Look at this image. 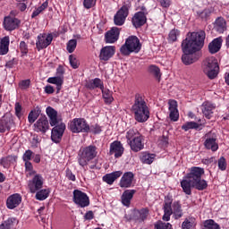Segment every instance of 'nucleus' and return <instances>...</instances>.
Segmentation results:
<instances>
[{
    "mask_svg": "<svg viewBox=\"0 0 229 229\" xmlns=\"http://www.w3.org/2000/svg\"><path fill=\"white\" fill-rule=\"evenodd\" d=\"M34 131H41V133H46L49 130V121L46 116L40 117L33 125Z\"/></svg>",
    "mask_w": 229,
    "mask_h": 229,
    "instance_id": "nucleus-19",
    "label": "nucleus"
},
{
    "mask_svg": "<svg viewBox=\"0 0 229 229\" xmlns=\"http://www.w3.org/2000/svg\"><path fill=\"white\" fill-rule=\"evenodd\" d=\"M218 169H220V171H226V158H225V157H221L218 159Z\"/></svg>",
    "mask_w": 229,
    "mask_h": 229,
    "instance_id": "nucleus-53",
    "label": "nucleus"
},
{
    "mask_svg": "<svg viewBox=\"0 0 229 229\" xmlns=\"http://www.w3.org/2000/svg\"><path fill=\"white\" fill-rule=\"evenodd\" d=\"M20 51L21 53V56L28 55V45L24 41H21L20 43Z\"/></svg>",
    "mask_w": 229,
    "mask_h": 229,
    "instance_id": "nucleus-55",
    "label": "nucleus"
},
{
    "mask_svg": "<svg viewBox=\"0 0 229 229\" xmlns=\"http://www.w3.org/2000/svg\"><path fill=\"white\" fill-rule=\"evenodd\" d=\"M47 83H52V85H56L57 90H60V87L64 85V77L55 76V77H49L47 79Z\"/></svg>",
    "mask_w": 229,
    "mask_h": 229,
    "instance_id": "nucleus-37",
    "label": "nucleus"
},
{
    "mask_svg": "<svg viewBox=\"0 0 229 229\" xmlns=\"http://www.w3.org/2000/svg\"><path fill=\"white\" fill-rule=\"evenodd\" d=\"M119 35H121V30L117 27H112L111 30L105 34V42L106 44H114V42L119 40Z\"/></svg>",
    "mask_w": 229,
    "mask_h": 229,
    "instance_id": "nucleus-16",
    "label": "nucleus"
},
{
    "mask_svg": "<svg viewBox=\"0 0 229 229\" xmlns=\"http://www.w3.org/2000/svg\"><path fill=\"white\" fill-rule=\"evenodd\" d=\"M102 96L104 98V101L106 105H110L112 101H114V97L112 96V91L108 89H105V86L102 88Z\"/></svg>",
    "mask_w": 229,
    "mask_h": 229,
    "instance_id": "nucleus-36",
    "label": "nucleus"
},
{
    "mask_svg": "<svg viewBox=\"0 0 229 229\" xmlns=\"http://www.w3.org/2000/svg\"><path fill=\"white\" fill-rule=\"evenodd\" d=\"M30 80H25V81H21L20 82V87L21 89H28L30 87Z\"/></svg>",
    "mask_w": 229,
    "mask_h": 229,
    "instance_id": "nucleus-64",
    "label": "nucleus"
},
{
    "mask_svg": "<svg viewBox=\"0 0 229 229\" xmlns=\"http://www.w3.org/2000/svg\"><path fill=\"white\" fill-rule=\"evenodd\" d=\"M131 112L134 114V119L138 123H146L149 119V107L140 94H136L134 97V104L131 106Z\"/></svg>",
    "mask_w": 229,
    "mask_h": 229,
    "instance_id": "nucleus-3",
    "label": "nucleus"
},
{
    "mask_svg": "<svg viewBox=\"0 0 229 229\" xmlns=\"http://www.w3.org/2000/svg\"><path fill=\"white\" fill-rule=\"evenodd\" d=\"M44 187V177L40 174H35L34 177L29 181L28 189L31 194H35Z\"/></svg>",
    "mask_w": 229,
    "mask_h": 229,
    "instance_id": "nucleus-12",
    "label": "nucleus"
},
{
    "mask_svg": "<svg viewBox=\"0 0 229 229\" xmlns=\"http://www.w3.org/2000/svg\"><path fill=\"white\" fill-rule=\"evenodd\" d=\"M98 0H84L83 6L86 10H90V8H94V6H96Z\"/></svg>",
    "mask_w": 229,
    "mask_h": 229,
    "instance_id": "nucleus-50",
    "label": "nucleus"
},
{
    "mask_svg": "<svg viewBox=\"0 0 229 229\" xmlns=\"http://www.w3.org/2000/svg\"><path fill=\"white\" fill-rule=\"evenodd\" d=\"M46 114L50 121V126H55L52 129L51 139L53 142L58 143L62 140L64 131H65V123L62 122V118L58 116V112L55 108L47 107Z\"/></svg>",
    "mask_w": 229,
    "mask_h": 229,
    "instance_id": "nucleus-2",
    "label": "nucleus"
},
{
    "mask_svg": "<svg viewBox=\"0 0 229 229\" xmlns=\"http://www.w3.org/2000/svg\"><path fill=\"white\" fill-rule=\"evenodd\" d=\"M48 196H49V190L43 189L41 191H38L36 193V199H38V201H44V199H47Z\"/></svg>",
    "mask_w": 229,
    "mask_h": 229,
    "instance_id": "nucleus-43",
    "label": "nucleus"
},
{
    "mask_svg": "<svg viewBox=\"0 0 229 229\" xmlns=\"http://www.w3.org/2000/svg\"><path fill=\"white\" fill-rule=\"evenodd\" d=\"M201 119H198L196 122H187L182 126V130L184 131H189V130H199V127L202 126Z\"/></svg>",
    "mask_w": 229,
    "mask_h": 229,
    "instance_id": "nucleus-32",
    "label": "nucleus"
},
{
    "mask_svg": "<svg viewBox=\"0 0 229 229\" xmlns=\"http://www.w3.org/2000/svg\"><path fill=\"white\" fill-rule=\"evenodd\" d=\"M19 225V220H17L14 217H10L7 220H5L4 223H2V225H4L5 228L13 229V226H17Z\"/></svg>",
    "mask_w": 229,
    "mask_h": 229,
    "instance_id": "nucleus-42",
    "label": "nucleus"
},
{
    "mask_svg": "<svg viewBox=\"0 0 229 229\" xmlns=\"http://www.w3.org/2000/svg\"><path fill=\"white\" fill-rule=\"evenodd\" d=\"M17 162V157L16 156H8L7 157H4L0 160V164L4 167H8L10 164H15Z\"/></svg>",
    "mask_w": 229,
    "mask_h": 229,
    "instance_id": "nucleus-40",
    "label": "nucleus"
},
{
    "mask_svg": "<svg viewBox=\"0 0 229 229\" xmlns=\"http://www.w3.org/2000/svg\"><path fill=\"white\" fill-rule=\"evenodd\" d=\"M3 24L6 31H13V30H17L21 26V20L13 16H5Z\"/></svg>",
    "mask_w": 229,
    "mask_h": 229,
    "instance_id": "nucleus-14",
    "label": "nucleus"
},
{
    "mask_svg": "<svg viewBox=\"0 0 229 229\" xmlns=\"http://www.w3.org/2000/svg\"><path fill=\"white\" fill-rule=\"evenodd\" d=\"M178 37H180V30L174 29L170 31L168 35V40L169 42H176Z\"/></svg>",
    "mask_w": 229,
    "mask_h": 229,
    "instance_id": "nucleus-46",
    "label": "nucleus"
},
{
    "mask_svg": "<svg viewBox=\"0 0 229 229\" xmlns=\"http://www.w3.org/2000/svg\"><path fill=\"white\" fill-rule=\"evenodd\" d=\"M203 229H221V226L213 219L204 221Z\"/></svg>",
    "mask_w": 229,
    "mask_h": 229,
    "instance_id": "nucleus-41",
    "label": "nucleus"
},
{
    "mask_svg": "<svg viewBox=\"0 0 229 229\" xmlns=\"http://www.w3.org/2000/svg\"><path fill=\"white\" fill-rule=\"evenodd\" d=\"M173 216L174 219H180V217H182L183 212L182 211V206L180 205V202L173 203Z\"/></svg>",
    "mask_w": 229,
    "mask_h": 229,
    "instance_id": "nucleus-35",
    "label": "nucleus"
},
{
    "mask_svg": "<svg viewBox=\"0 0 229 229\" xmlns=\"http://www.w3.org/2000/svg\"><path fill=\"white\" fill-rule=\"evenodd\" d=\"M22 201V197L19 193H14L8 197L6 205L7 208H10V210H13V208H17L21 205Z\"/></svg>",
    "mask_w": 229,
    "mask_h": 229,
    "instance_id": "nucleus-22",
    "label": "nucleus"
},
{
    "mask_svg": "<svg viewBox=\"0 0 229 229\" xmlns=\"http://www.w3.org/2000/svg\"><path fill=\"white\" fill-rule=\"evenodd\" d=\"M97 155L98 152L96 151V147H86L85 148H83L82 153L79 157V165H81V167H87V164H89V162H90L91 160H94Z\"/></svg>",
    "mask_w": 229,
    "mask_h": 229,
    "instance_id": "nucleus-10",
    "label": "nucleus"
},
{
    "mask_svg": "<svg viewBox=\"0 0 229 229\" xmlns=\"http://www.w3.org/2000/svg\"><path fill=\"white\" fill-rule=\"evenodd\" d=\"M87 89H89L90 90H94V89H100V90L105 87L103 85V81L99 78H96L94 80H91L86 83Z\"/></svg>",
    "mask_w": 229,
    "mask_h": 229,
    "instance_id": "nucleus-33",
    "label": "nucleus"
},
{
    "mask_svg": "<svg viewBox=\"0 0 229 229\" xmlns=\"http://www.w3.org/2000/svg\"><path fill=\"white\" fill-rule=\"evenodd\" d=\"M211 136V133L206 135L205 147L207 149H211L212 151H217L219 149V145L216 142V136Z\"/></svg>",
    "mask_w": 229,
    "mask_h": 229,
    "instance_id": "nucleus-27",
    "label": "nucleus"
},
{
    "mask_svg": "<svg viewBox=\"0 0 229 229\" xmlns=\"http://www.w3.org/2000/svg\"><path fill=\"white\" fill-rule=\"evenodd\" d=\"M148 214H149V211L146 208L140 210L139 215H140V221H144V219H146V217H148Z\"/></svg>",
    "mask_w": 229,
    "mask_h": 229,
    "instance_id": "nucleus-59",
    "label": "nucleus"
},
{
    "mask_svg": "<svg viewBox=\"0 0 229 229\" xmlns=\"http://www.w3.org/2000/svg\"><path fill=\"white\" fill-rule=\"evenodd\" d=\"M203 174H205V169L198 166H193L190 169V173L183 180H187L189 183H191V182L201 179V176H203Z\"/></svg>",
    "mask_w": 229,
    "mask_h": 229,
    "instance_id": "nucleus-15",
    "label": "nucleus"
},
{
    "mask_svg": "<svg viewBox=\"0 0 229 229\" xmlns=\"http://www.w3.org/2000/svg\"><path fill=\"white\" fill-rule=\"evenodd\" d=\"M135 192V190H126L123 191L122 194V203L124 207H130V203H131V199H133Z\"/></svg>",
    "mask_w": 229,
    "mask_h": 229,
    "instance_id": "nucleus-28",
    "label": "nucleus"
},
{
    "mask_svg": "<svg viewBox=\"0 0 229 229\" xmlns=\"http://www.w3.org/2000/svg\"><path fill=\"white\" fill-rule=\"evenodd\" d=\"M132 182H133V173L127 172L121 178L120 187L123 189H128L129 187H131Z\"/></svg>",
    "mask_w": 229,
    "mask_h": 229,
    "instance_id": "nucleus-25",
    "label": "nucleus"
},
{
    "mask_svg": "<svg viewBox=\"0 0 229 229\" xmlns=\"http://www.w3.org/2000/svg\"><path fill=\"white\" fill-rule=\"evenodd\" d=\"M123 174V172L121 171H116L113 172L111 174H106V175L103 176V182H106L108 185H112L117 178H120V176Z\"/></svg>",
    "mask_w": 229,
    "mask_h": 229,
    "instance_id": "nucleus-29",
    "label": "nucleus"
},
{
    "mask_svg": "<svg viewBox=\"0 0 229 229\" xmlns=\"http://www.w3.org/2000/svg\"><path fill=\"white\" fill-rule=\"evenodd\" d=\"M131 8V2L126 1L123 6L116 12L114 16V23L115 26H123L126 22V18L130 15V9Z\"/></svg>",
    "mask_w": 229,
    "mask_h": 229,
    "instance_id": "nucleus-8",
    "label": "nucleus"
},
{
    "mask_svg": "<svg viewBox=\"0 0 229 229\" xmlns=\"http://www.w3.org/2000/svg\"><path fill=\"white\" fill-rule=\"evenodd\" d=\"M40 112L41 110L39 109V107H36L35 109L30 112L28 119L30 124H33V123H35L37 119H38V115H40Z\"/></svg>",
    "mask_w": 229,
    "mask_h": 229,
    "instance_id": "nucleus-39",
    "label": "nucleus"
},
{
    "mask_svg": "<svg viewBox=\"0 0 229 229\" xmlns=\"http://www.w3.org/2000/svg\"><path fill=\"white\" fill-rule=\"evenodd\" d=\"M49 6V2L47 0L45 1L39 7L33 11L31 14V19H35V17H38L40 13L44 12Z\"/></svg>",
    "mask_w": 229,
    "mask_h": 229,
    "instance_id": "nucleus-38",
    "label": "nucleus"
},
{
    "mask_svg": "<svg viewBox=\"0 0 229 229\" xmlns=\"http://www.w3.org/2000/svg\"><path fill=\"white\" fill-rule=\"evenodd\" d=\"M156 229H173V225L170 223H162L156 225Z\"/></svg>",
    "mask_w": 229,
    "mask_h": 229,
    "instance_id": "nucleus-56",
    "label": "nucleus"
},
{
    "mask_svg": "<svg viewBox=\"0 0 229 229\" xmlns=\"http://www.w3.org/2000/svg\"><path fill=\"white\" fill-rule=\"evenodd\" d=\"M201 69L208 80H216L219 76V61L216 58H206L201 63Z\"/></svg>",
    "mask_w": 229,
    "mask_h": 229,
    "instance_id": "nucleus-4",
    "label": "nucleus"
},
{
    "mask_svg": "<svg viewBox=\"0 0 229 229\" xmlns=\"http://www.w3.org/2000/svg\"><path fill=\"white\" fill-rule=\"evenodd\" d=\"M124 153V147L120 141H114L110 144L109 155H114V158H120Z\"/></svg>",
    "mask_w": 229,
    "mask_h": 229,
    "instance_id": "nucleus-20",
    "label": "nucleus"
},
{
    "mask_svg": "<svg viewBox=\"0 0 229 229\" xmlns=\"http://www.w3.org/2000/svg\"><path fill=\"white\" fill-rule=\"evenodd\" d=\"M197 14L200 19H204L205 21H207V19H208V17L212 15V10H210L209 8H207L201 12H197Z\"/></svg>",
    "mask_w": 229,
    "mask_h": 229,
    "instance_id": "nucleus-47",
    "label": "nucleus"
},
{
    "mask_svg": "<svg viewBox=\"0 0 229 229\" xmlns=\"http://www.w3.org/2000/svg\"><path fill=\"white\" fill-rule=\"evenodd\" d=\"M76 46H78V41L76 39L69 40L66 47L68 53H74V49H76Z\"/></svg>",
    "mask_w": 229,
    "mask_h": 229,
    "instance_id": "nucleus-48",
    "label": "nucleus"
},
{
    "mask_svg": "<svg viewBox=\"0 0 229 229\" xmlns=\"http://www.w3.org/2000/svg\"><path fill=\"white\" fill-rule=\"evenodd\" d=\"M33 155L34 153L30 149L26 150L22 156L23 162H30L33 158Z\"/></svg>",
    "mask_w": 229,
    "mask_h": 229,
    "instance_id": "nucleus-51",
    "label": "nucleus"
},
{
    "mask_svg": "<svg viewBox=\"0 0 229 229\" xmlns=\"http://www.w3.org/2000/svg\"><path fill=\"white\" fill-rule=\"evenodd\" d=\"M206 37L207 34L204 30L191 32V36L183 39L182 42L183 55H185V56H189L191 55H194V53H198V51H201V49H203V46H205Z\"/></svg>",
    "mask_w": 229,
    "mask_h": 229,
    "instance_id": "nucleus-1",
    "label": "nucleus"
},
{
    "mask_svg": "<svg viewBox=\"0 0 229 229\" xmlns=\"http://www.w3.org/2000/svg\"><path fill=\"white\" fill-rule=\"evenodd\" d=\"M127 144L135 153L144 149V138L140 132L135 129H131L126 133Z\"/></svg>",
    "mask_w": 229,
    "mask_h": 229,
    "instance_id": "nucleus-5",
    "label": "nucleus"
},
{
    "mask_svg": "<svg viewBox=\"0 0 229 229\" xmlns=\"http://www.w3.org/2000/svg\"><path fill=\"white\" fill-rule=\"evenodd\" d=\"M101 131H102L101 126H99L98 123H95V124L89 126V132H90V133H94L95 135H97L98 133H101Z\"/></svg>",
    "mask_w": 229,
    "mask_h": 229,
    "instance_id": "nucleus-52",
    "label": "nucleus"
},
{
    "mask_svg": "<svg viewBox=\"0 0 229 229\" xmlns=\"http://www.w3.org/2000/svg\"><path fill=\"white\" fill-rule=\"evenodd\" d=\"M69 64L72 69H78L80 67V60L77 58H69Z\"/></svg>",
    "mask_w": 229,
    "mask_h": 229,
    "instance_id": "nucleus-57",
    "label": "nucleus"
},
{
    "mask_svg": "<svg viewBox=\"0 0 229 229\" xmlns=\"http://www.w3.org/2000/svg\"><path fill=\"white\" fill-rule=\"evenodd\" d=\"M69 129L72 133H89L90 125L83 118H74L70 122Z\"/></svg>",
    "mask_w": 229,
    "mask_h": 229,
    "instance_id": "nucleus-9",
    "label": "nucleus"
},
{
    "mask_svg": "<svg viewBox=\"0 0 229 229\" xmlns=\"http://www.w3.org/2000/svg\"><path fill=\"white\" fill-rule=\"evenodd\" d=\"M216 108V106L214 104L206 101L201 106V111L203 115L207 117V119L212 118V114H214V109Z\"/></svg>",
    "mask_w": 229,
    "mask_h": 229,
    "instance_id": "nucleus-26",
    "label": "nucleus"
},
{
    "mask_svg": "<svg viewBox=\"0 0 229 229\" xmlns=\"http://www.w3.org/2000/svg\"><path fill=\"white\" fill-rule=\"evenodd\" d=\"M87 165L89 167V169H99V165H98V160L96 159L89 161Z\"/></svg>",
    "mask_w": 229,
    "mask_h": 229,
    "instance_id": "nucleus-60",
    "label": "nucleus"
},
{
    "mask_svg": "<svg viewBox=\"0 0 229 229\" xmlns=\"http://www.w3.org/2000/svg\"><path fill=\"white\" fill-rule=\"evenodd\" d=\"M56 74L57 76L64 78V74H65V68H64L62 65H59L56 69Z\"/></svg>",
    "mask_w": 229,
    "mask_h": 229,
    "instance_id": "nucleus-62",
    "label": "nucleus"
},
{
    "mask_svg": "<svg viewBox=\"0 0 229 229\" xmlns=\"http://www.w3.org/2000/svg\"><path fill=\"white\" fill-rule=\"evenodd\" d=\"M51 42H53V33H40L36 40V47L38 51H41V49L49 47Z\"/></svg>",
    "mask_w": 229,
    "mask_h": 229,
    "instance_id": "nucleus-11",
    "label": "nucleus"
},
{
    "mask_svg": "<svg viewBox=\"0 0 229 229\" xmlns=\"http://www.w3.org/2000/svg\"><path fill=\"white\" fill-rule=\"evenodd\" d=\"M140 40L136 36H130L125 43L121 47L120 53L123 56H130L131 53H139L140 51Z\"/></svg>",
    "mask_w": 229,
    "mask_h": 229,
    "instance_id": "nucleus-6",
    "label": "nucleus"
},
{
    "mask_svg": "<svg viewBox=\"0 0 229 229\" xmlns=\"http://www.w3.org/2000/svg\"><path fill=\"white\" fill-rule=\"evenodd\" d=\"M13 124V119L10 114H4L0 120V133H4V131H8L12 125Z\"/></svg>",
    "mask_w": 229,
    "mask_h": 229,
    "instance_id": "nucleus-23",
    "label": "nucleus"
},
{
    "mask_svg": "<svg viewBox=\"0 0 229 229\" xmlns=\"http://www.w3.org/2000/svg\"><path fill=\"white\" fill-rule=\"evenodd\" d=\"M168 110L170 112L169 117L171 121H174V123H176L178 119H180V113L178 112V102L176 100H169L168 101Z\"/></svg>",
    "mask_w": 229,
    "mask_h": 229,
    "instance_id": "nucleus-21",
    "label": "nucleus"
},
{
    "mask_svg": "<svg viewBox=\"0 0 229 229\" xmlns=\"http://www.w3.org/2000/svg\"><path fill=\"white\" fill-rule=\"evenodd\" d=\"M155 154H148V153H144L141 156V162H143V164H153V161L155 160Z\"/></svg>",
    "mask_w": 229,
    "mask_h": 229,
    "instance_id": "nucleus-45",
    "label": "nucleus"
},
{
    "mask_svg": "<svg viewBox=\"0 0 229 229\" xmlns=\"http://www.w3.org/2000/svg\"><path fill=\"white\" fill-rule=\"evenodd\" d=\"M66 178L72 182H76V175H74L71 170H66Z\"/></svg>",
    "mask_w": 229,
    "mask_h": 229,
    "instance_id": "nucleus-63",
    "label": "nucleus"
},
{
    "mask_svg": "<svg viewBox=\"0 0 229 229\" xmlns=\"http://www.w3.org/2000/svg\"><path fill=\"white\" fill-rule=\"evenodd\" d=\"M15 114H16L17 117L22 116V106H21V104H19V103L15 104Z\"/></svg>",
    "mask_w": 229,
    "mask_h": 229,
    "instance_id": "nucleus-61",
    "label": "nucleus"
},
{
    "mask_svg": "<svg viewBox=\"0 0 229 229\" xmlns=\"http://www.w3.org/2000/svg\"><path fill=\"white\" fill-rule=\"evenodd\" d=\"M223 46V37L214 38L208 45V51L211 55H216L221 51Z\"/></svg>",
    "mask_w": 229,
    "mask_h": 229,
    "instance_id": "nucleus-24",
    "label": "nucleus"
},
{
    "mask_svg": "<svg viewBox=\"0 0 229 229\" xmlns=\"http://www.w3.org/2000/svg\"><path fill=\"white\" fill-rule=\"evenodd\" d=\"M182 62L184 65H192V64H196L198 59L196 58H182Z\"/></svg>",
    "mask_w": 229,
    "mask_h": 229,
    "instance_id": "nucleus-58",
    "label": "nucleus"
},
{
    "mask_svg": "<svg viewBox=\"0 0 229 229\" xmlns=\"http://www.w3.org/2000/svg\"><path fill=\"white\" fill-rule=\"evenodd\" d=\"M173 212H174L173 199L170 197H165V205H164L163 221H170L171 216H173Z\"/></svg>",
    "mask_w": 229,
    "mask_h": 229,
    "instance_id": "nucleus-18",
    "label": "nucleus"
},
{
    "mask_svg": "<svg viewBox=\"0 0 229 229\" xmlns=\"http://www.w3.org/2000/svg\"><path fill=\"white\" fill-rule=\"evenodd\" d=\"M216 30L217 33H225L226 31V20L223 17H219L216 20Z\"/></svg>",
    "mask_w": 229,
    "mask_h": 229,
    "instance_id": "nucleus-34",
    "label": "nucleus"
},
{
    "mask_svg": "<svg viewBox=\"0 0 229 229\" xmlns=\"http://www.w3.org/2000/svg\"><path fill=\"white\" fill-rule=\"evenodd\" d=\"M115 55L114 46H106L100 50V58H112Z\"/></svg>",
    "mask_w": 229,
    "mask_h": 229,
    "instance_id": "nucleus-30",
    "label": "nucleus"
},
{
    "mask_svg": "<svg viewBox=\"0 0 229 229\" xmlns=\"http://www.w3.org/2000/svg\"><path fill=\"white\" fill-rule=\"evenodd\" d=\"M148 71L150 74L155 76V78H160V76H162V73H160V68L155 64L149 65Z\"/></svg>",
    "mask_w": 229,
    "mask_h": 229,
    "instance_id": "nucleus-44",
    "label": "nucleus"
},
{
    "mask_svg": "<svg viewBox=\"0 0 229 229\" xmlns=\"http://www.w3.org/2000/svg\"><path fill=\"white\" fill-rule=\"evenodd\" d=\"M181 186L183 192H185V194H188V196H190V194H191V187H193V189H197V191H205V189L208 187V183H207L205 179L200 178L195 181H191V182H189V181L187 180H182L181 182Z\"/></svg>",
    "mask_w": 229,
    "mask_h": 229,
    "instance_id": "nucleus-7",
    "label": "nucleus"
},
{
    "mask_svg": "<svg viewBox=\"0 0 229 229\" xmlns=\"http://www.w3.org/2000/svg\"><path fill=\"white\" fill-rule=\"evenodd\" d=\"M25 162V170L28 173L29 176H31L32 174H37V172L33 170V165L30 161H24Z\"/></svg>",
    "mask_w": 229,
    "mask_h": 229,
    "instance_id": "nucleus-49",
    "label": "nucleus"
},
{
    "mask_svg": "<svg viewBox=\"0 0 229 229\" xmlns=\"http://www.w3.org/2000/svg\"><path fill=\"white\" fill-rule=\"evenodd\" d=\"M192 226H194V221L190 219H185L182 225V229H191Z\"/></svg>",
    "mask_w": 229,
    "mask_h": 229,
    "instance_id": "nucleus-54",
    "label": "nucleus"
},
{
    "mask_svg": "<svg viewBox=\"0 0 229 229\" xmlns=\"http://www.w3.org/2000/svg\"><path fill=\"white\" fill-rule=\"evenodd\" d=\"M10 47V37L5 36L0 39V55H8Z\"/></svg>",
    "mask_w": 229,
    "mask_h": 229,
    "instance_id": "nucleus-31",
    "label": "nucleus"
},
{
    "mask_svg": "<svg viewBox=\"0 0 229 229\" xmlns=\"http://www.w3.org/2000/svg\"><path fill=\"white\" fill-rule=\"evenodd\" d=\"M73 201L75 205H78L81 208H85V207H89V205H90L87 193L79 190H75L73 191Z\"/></svg>",
    "mask_w": 229,
    "mask_h": 229,
    "instance_id": "nucleus-13",
    "label": "nucleus"
},
{
    "mask_svg": "<svg viewBox=\"0 0 229 229\" xmlns=\"http://www.w3.org/2000/svg\"><path fill=\"white\" fill-rule=\"evenodd\" d=\"M146 22H148V16H145L142 13H135L131 18V24L136 30L142 28Z\"/></svg>",
    "mask_w": 229,
    "mask_h": 229,
    "instance_id": "nucleus-17",
    "label": "nucleus"
}]
</instances>
